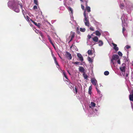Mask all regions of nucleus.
I'll return each mask as SVG.
<instances>
[{
    "instance_id": "39",
    "label": "nucleus",
    "mask_w": 133,
    "mask_h": 133,
    "mask_svg": "<svg viewBox=\"0 0 133 133\" xmlns=\"http://www.w3.org/2000/svg\"><path fill=\"white\" fill-rule=\"evenodd\" d=\"M33 9L34 10L37 9V7L36 5H35L34 6Z\"/></svg>"
},
{
    "instance_id": "27",
    "label": "nucleus",
    "mask_w": 133,
    "mask_h": 133,
    "mask_svg": "<svg viewBox=\"0 0 133 133\" xmlns=\"http://www.w3.org/2000/svg\"><path fill=\"white\" fill-rule=\"evenodd\" d=\"M80 31L82 32H84L85 31V29L84 28H81L80 29Z\"/></svg>"
},
{
    "instance_id": "33",
    "label": "nucleus",
    "mask_w": 133,
    "mask_h": 133,
    "mask_svg": "<svg viewBox=\"0 0 133 133\" xmlns=\"http://www.w3.org/2000/svg\"><path fill=\"white\" fill-rule=\"evenodd\" d=\"M88 61L91 62H92V60L91 59V58L90 57H88Z\"/></svg>"
},
{
    "instance_id": "30",
    "label": "nucleus",
    "mask_w": 133,
    "mask_h": 133,
    "mask_svg": "<svg viewBox=\"0 0 133 133\" xmlns=\"http://www.w3.org/2000/svg\"><path fill=\"white\" fill-rule=\"evenodd\" d=\"M88 53L89 55H91L92 54V51L91 50H89L88 51Z\"/></svg>"
},
{
    "instance_id": "10",
    "label": "nucleus",
    "mask_w": 133,
    "mask_h": 133,
    "mask_svg": "<svg viewBox=\"0 0 133 133\" xmlns=\"http://www.w3.org/2000/svg\"><path fill=\"white\" fill-rule=\"evenodd\" d=\"M91 82L92 84L95 85H97V81L95 78H92L91 79Z\"/></svg>"
},
{
    "instance_id": "12",
    "label": "nucleus",
    "mask_w": 133,
    "mask_h": 133,
    "mask_svg": "<svg viewBox=\"0 0 133 133\" xmlns=\"http://www.w3.org/2000/svg\"><path fill=\"white\" fill-rule=\"evenodd\" d=\"M79 71H80L81 72H83V73H85V70L83 67H80L79 68Z\"/></svg>"
},
{
    "instance_id": "44",
    "label": "nucleus",
    "mask_w": 133,
    "mask_h": 133,
    "mask_svg": "<svg viewBox=\"0 0 133 133\" xmlns=\"http://www.w3.org/2000/svg\"><path fill=\"white\" fill-rule=\"evenodd\" d=\"M88 37L89 39H90L91 38V35H88Z\"/></svg>"
},
{
    "instance_id": "55",
    "label": "nucleus",
    "mask_w": 133,
    "mask_h": 133,
    "mask_svg": "<svg viewBox=\"0 0 133 133\" xmlns=\"http://www.w3.org/2000/svg\"><path fill=\"white\" fill-rule=\"evenodd\" d=\"M60 58H61H61H61V57L60 56Z\"/></svg>"
},
{
    "instance_id": "2",
    "label": "nucleus",
    "mask_w": 133,
    "mask_h": 133,
    "mask_svg": "<svg viewBox=\"0 0 133 133\" xmlns=\"http://www.w3.org/2000/svg\"><path fill=\"white\" fill-rule=\"evenodd\" d=\"M119 7L121 9H123L125 8L127 10H130L133 8V5L129 1L124 0V3L120 4Z\"/></svg>"
},
{
    "instance_id": "37",
    "label": "nucleus",
    "mask_w": 133,
    "mask_h": 133,
    "mask_svg": "<svg viewBox=\"0 0 133 133\" xmlns=\"http://www.w3.org/2000/svg\"><path fill=\"white\" fill-rule=\"evenodd\" d=\"M88 0H84V1H85V6H87L88 5L87 3L88 2Z\"/></svg>"
},
{
    "instance_id": "4",
    "label": "nucleus",
    "mask_w": 133,
    "mask_h": 133,
    "mask_svg": "<svg viewBox=\"0 0 133 133\" xmlns=\"http://www.w3.org/2000/svg\"><path fill=\"white\" fill-rule=\"evenodd\" d=\"M84 22L85 23V25L86 26H89V22L88 19V17H87L86 16L85 11L84 12Z\"/></svg>"
},
{
    "instance_id": "51",
    "label": "nucleus",
    "mask_w": 133,
    "mask_h": 133,
    "mask_svg": "<svg viewBox=\"0 0 133 133\" xmlns=\"http://www.w3.org/2000/svg\"><path fill=\"white\" fill-rule=\"evenodd\" d=\"M119 49L117 47V51Z\"/></svg>"
},
{
    "instance_id": "36",
    "label": "nucleus",
    "mask_w": 133,
    "mask_h": 133,
    "mask_svg": "<svg viewBox=\"0 0 133 133\" xmlns=\"http://www.w3.org/2000/svg\"><path fill=\"white\" fill-rule=\"evenodd\" d=\"M92 31H94L95 30L94 28H93V27H90V28H89Z\"/></svg>"
},
{
    "instance_id": "28",
    "label": "nucleus",
    "mask_w": 133,
    "mask_h": 133,
    "mask_svg": "<svg viewBox=\"0 0 133 133\" xmlns=\"http://www.w3.org/2000/svg\"><path fill=\"white\" fill-rule=\"evenodd\" d=\"M118 54L119 55V56H120L121 57H122L123 55L122 54L120 51H119L118 52Z\"/></svg>"
},
{
    "instance_id": "5",
    "label": "nucleus",
    "mask_w": 133,
    "mask_h": 133,
    "mask_svg": "<svg viewBox=\"0 0 133 133\" xmlns=\"http://www.w3.org/2000/svg\"><path fill=\"white\" fill-rule=\"evenodd\" d=\"M111 63L115 66V63H116V55H113L111 60Z\"/></svg>"
},
{
    "instance_id": "53",
    "label": "nucleus",
    "mask_w": 133,
    "mask_h": 133,
    "mask_svg": "<svg viewBox=\"0 0 133 133\" xmlns=\"http://www.w3.org/2000/svg\"><path fill=\"white\" fill-rule=\"evenodd\" d=\"M81 1V2H83V0H80Z\"/></svg>"
},
{
    "instance_id": "31",
    "label": "nucleus",
    "mask_w": 133,
    "mask_h": 133,
    "mask_svg": "<svg viewBox=\"0 0 133 133\" xmlns=\"http://www.w3.org/2000/svg\"><path fill=\"white\" fill-rule=\"evenodd\" d=\"M68 9L69 10L71 11V13H72L73 12V10H72V9L70 7H68Z\"/></svg>"
},
{
    "instance_id": "1",
    "label": "nucleus",
    "mask_w": 133,
    "mask_h": 133,
    "mask_svg": "<svg viewBox=\"0 0 133 133\" xmlns=\"http://www.w3.org/2000/svg\"><path fill=\"white\" fill-rule=\"evenodd\" d=\"M9 5L12 6L13 10L17 12H18L19 11V5L20 6L21 8L22 9V4H19L18 2H16L14 0H11L8 3Z\"/></svg>"
},
{
    "instance_id": "50",
    "label": "nucleus",
    "mask_w": 133,
    "mask_h": 133,
    "mask_svg": "<svg viewBox=\"0 0 133 133\" xmlns=\"http://www.w3.org/2000/svg\"><path fill=\"white\" fill-rule=\"evenodd\" d=\"M117 59H118V58H119V56L118 55H117Z\"/></svg>"
},
{
    "instance_id": "20",
    "label": "nucleus",
    "mask_w": 133,
    "mask_h": 133,
    "mask_svg": "<svg viewBox=\"0 0 133 133\" xmlns=\"http://www.w3.org/2000/svg\"><path fill=\"white\" fill-rule=\"evenodd\" d=\"M86 10L88 12H89L90 11V8L89 6H88V5L86 6Z\"/></svg>"
},
{
    "instance_id": "34",
    "label": "nucleus",
    "mask_w": 133,
    "mask_h": 133,
    "mask_svg": "<svg viewBox=\"0 0 133 133\" xmlns=\"http://www.w3.org/2000/svg\"><path fill=\"white\" fill-rule=\"evenodd\" d=\"M47 37H48V39L49 40L50 42L51 41H52L51 40V38L50 37V36L49 35H47Z\"/></svg>"
},
{
    "instance_id": "49",
    "label": "nucleus",
    "mask_w": 133,
    "mask_h": 133,
    "mask_svg": "<svg viewBox=\"0 0 133 133\" xmlns=\"http://www.w3.org/2000/svg\"><path fill=\"white\" fill-rule=\"evenodd\" d=\"M38 31H35V32L36 33H37V34H38Z\"/></svg>"
},
{
    "instance_id": "23",
    "label": "nucleus",
    "mask_w": 133,
    "mask_h": 133,
    "mask_svg": "<svg viewBox=\"0 0 133 133\" xmlns=\"http://www.w3.org/2000/svg\"><path fill=\"white\" fill-rule=\"evenodd\" d=\"M91 107H94L95 106L96 104L93 102H91Z\"/></svg>"
},
{
    "instance_id": "18",
    "label": "nucleus",
    "mask_w": 133,
    "mask_h": 133,
    "mask_svg": "<svg viewBox=\"0 0 133 133\" xmlns=\"http://www.w3.org/2000/svg\"><path fill=\"white\" fill-rule=\"evenodd\" d=\"M62 73L63 74L64 76L65 77V78L68 80V78L66 75V73L65 71L64 70H63L62 71Z\"/></svg>"
},
{
    "instance_id": "52",
    "label": "nucleus",
    "mask_w": 133,
    "mask_h": 133,
    "mask_svg": "<svg viewBox=\"0 0 133 133\" xmlns=\"http://www.w3.org/2000/svg\"><path fill=\"white\" fill-rule=\"evenodd\" d=\"M126 76L127 77H128V74H126Z\"/></svg>"
},
{
    "instance_id": "17",
    "label": "nucleus",
    "mask_w": 133,
    "mask_h": 133,
    "mask_svg": "<svg viewBox=\"0 0 133 133\" xmlns=\"http://www.w3.org/2000/svg\"><path fill=\"white\" fill-rule=\"evenodd\" d=\"M54 59L56 65H57L58 67L59 66V65L58 64V63L57 62V60L56 59L55 57H54Z\"/></svg>"
},
{
    "instance_id": "19",
    "label": "nucleus",
    "mask_w": 133,
    "mask_h": 133,
    "mask_svg": "<svg viewBox=\"0 0 133 133\" xmlns=\"http://www.w3.org/2000/svg\"><path fill=\"white\" fill-rule=\"evenodd\" d=\"M92 89V87L91 86H90L89 87V91H88V93L89 94H91V89Z\"/></svg>"
},
{
    "instance_id": "40",
    "label": "nucleus",
    "mask_w": 133,
    "mask_h": 133,
    "mask_svg": "<svg viewBox=\"0 0 133 133\" xmlns=\"http://www.w3.org/2000/svg\"><path fill=\"white\" fill-rule=\"evenodd\" d=\"M79 62H75L74 63V64H77L78 65L79 64Z\"/></svg>"
},
{
    "instance_id": "43",
    "label": "nucleus",
    "mask_w": 133,
    "mask_h": 133,
    "mask_svg": "<svg viewBox=\"0 0 133 133\" xmlns=\"http://www.w3.org/2000/svg\"><path fill=\"white\" fill-rule=\"evenodd\" d=\"M117 62L118 64H121V62H120V60L119 59L117 61Z\"/></svg>"
},
{
    "instance_id": "26",
    "label": "nucleus",
    "mask_w": 133,
    "mask_h": 133,
    "mask_svg": "<svg viewBox=\"0 0 133 133\" xmlns=\"http://www.w3.org/2000/svg\"><path fill=\"white\" fill-rule=\"evenodd\" d=\"M131 46H130L128 45H127L125 47L124 49L125 50H126V49H128L130 48Z\"/></svg>"
},
{
    "instance_id": "47",
    "label": "nucleus",
    "mask_w": 133,
    "mask_h": 133,
    "mask_svg": "<svg viewBox=\"0 0 133 133\" xmlns=\"http://www.w3.org/2000/svg\"><path fill=\"white\" fill-rule=\"evenodd\" d=\"M73 46V44H72V45L70 47V49H71L72 47Z\"/></svg>"
},
{
    "instance_id": "29",
    "label": "nucleus",
    "mask_w": 133,
    "mask_h": 133,
    "mask_svg": "<svg viewBox=\"0 0 133 133\" xmlns=\"http://www.w3.org/2000/svg\"><path fill=\"white\" fill-rule=\"evenodd\" d=\"M104 75H108L109 74V72L108 71H106L104 72Z\"/></svg>"
},
{
    "instance_id": "7",
    "label": "nucleus",
    "mask_w": 133,
    "mask_h": 133,
    "mask_svg": "<svg viewBox=\"0 0 133 133\" xmlns=\"http://www.w3.org/2000/svg\"><path fill=\"white\" fill-rule=\"evenodd\" d=\"M67 82L66 83L67 85H68L69 87L71 89H73L74 88V85H72L71 84H72L71 82L70 81H69L66 80V81Z\"/></svg>"
},
{
    "instance_id": "32",
    "label": "nucleus",
    "mask_w": 133,
    "mask_h": 133,
    "mask_svg": "<svg viewBox=\"0 0 133 133\" xmlns=\"http://www.w3.org/2000/svg\"><path fill=\"white\" fill-rule=\"evenodd\" d=\"M35 4L37 5H38L37 0H34Z\"/></svg>"
},
{
    "instance_id": "16",
    "label": "nucleus",
    "mask_w": 133,
    "mask_h": 133,
    "mask_svg": "<svg viewBox=\"0 0 133 133\" xmlns=\"http://www.w3.org/2000/svg\"><path fill=\"white\" fill-rule=\"evenodd\" d=\"M98 45L99 46H102L103 44V41L101 40H99L98 41Z\"/></svg>"
},
{
    "instance_id": "15",
    "label": "nucleus",
    "mask_w": 133,
    "mask_h": 133,
    "mask_svg": "<svg viewBox=\"0 0 133 133\" xmlns=\"http://www.w3.org/2000/svg\"><path fill=\"white\" fill-rule=\"evenodd\" d=\"M32 22L35 25L38 27L39 28L41 24L40 23L37 24L34 21H32Z\"/></svg>"
},
{
    "instance_id": "13",
    "label": "nucleus",
    "mask_w": 133,
    "mask_h": 133,
    "mask_svg": "<svg viewBox=\"0 0 133 133\" xmlns=\"http://www.w3.org/2000/svg\"><path fill=\"white\" fill-rule=\"evenodd\" d=\"M95 33L96 35L97 36H100L101 35V33L99 32V31L98 30L96 31L95 32Z\"/></svg>"
},
{
    "instance_id": "41",
    "label": "nucleus",
    "mask_w": 133,
    "mask_h": 133,
    "mask_svg": "<svg viewBox=\"0 0 133 133\" xmlns=\"http://www.w3.org/2000/svg\"><path fill=\"white\" fill-rule=\"evenodd\" d=\"M50 42L51 44L54 47V48H55V47L54 46V44H53V43H52V41H51V42Z\"/></svg>"
},
{
    "instance_id": "45",
    "label": "nucleus",
    "mask_w": 133,
    "mask_h": 133,
    "mask_svg": "<svg viewBox=\"0 0 133 133\" xmlns=\"http://www.w3.org/2000/svg\"><path fill=\"white\" fill-rule=\"evenodd\" d=\"M26 17L27 18V19L28 20H29V16H26Z\"/></svg>"
},
{
    "instance_id": "8",
    "label": "nucleus",
    "mask_w": 133,
    "mask_h": 133,
    "mask_svg": "<svg viewBox=\"0 0 133 133\" xmlns=\"http://www.w3.org/2000/svg\"><path fill=\"white\" fill-rule=\"evenodd\" d=\"M75 33L73 32H71L70 35L69 37V38H70V39L69 42V43L70 42H71L73 38H74L75 35Z\"/></svg>"
},
{
    "instance_id": "25",
    "label": "nucleus",
    "mask_w": 133,
    "mask_h": 133,
    "mask_svg": "<svg viewBox=\"0 0 133 133\" xmlns=\"http://www.w3.org/2000/svg\"><path fill=\"white\" fill-rule=\"evenodd\" d=\"M112 44L114 46V49L116 51V44L113 43H112Z\"/></svg>"
},
{
    "instance_id": "21",
    "label": "nucleus",
    "mask_w": 133,
    "mask_h": 133,
    "mask_svg": "<svg viewBox=\"0 0 133 133\" xmlns=\"http://www.w3.org/2000/svg\"><path fill=\"white\" fill-rule=\"evenodd\" d=\"M83 75L85 79H87L88 78V76L85 73H83Z\"/></svg>"
},
{
    "instance_id": "46",
    "label": "nucleus",
    "mask_w": 133,
    "mask_h": 133,
    "mask_svg": "<svg viewBox=\"0 0 133 133\" xmlns=\"http://www.w3.org/2000/svg\"><path fill=\"white\" fill-rule=\"evenodd\" d=\"M77 33L78 34H79L80 33V32H79V31H77Z\"/></svg>"
},
{
    "instance_id": "9",
    "label": "nucleus",
    "mask_w": 133,
    "mask_h": 133,
    "mask_svg": "<svg viewBox=\"0 0 133 133\" xmlns=\"http://www.w3.org/2000/svg\"><path fill=\"white\" fill-rule=\"evenodd\" d=\"M125 64L124 63H123L122 64V66L120 67V70L122 72H124L125 71Z\"/></svg>"
},
{
    "instance_id": "3",
    "label": "nucleus",
    "mask_w": 133,
    "mask_h": 133,
    "mask_svg": "<svg viewBox=\"0 0 133 133\" xmlns=\"http://www.w3.org/2000/svg\"><path fill=\"white\" fill-rule=\"evenodd\" d=\"M121 19L122 20V23L123 30L122 32L123 35L125 37H127V35H124V32L125 30V28L127 26V16L126 15H123L121 18Z\"/></svg>"
},
{
    "instance_id": "48",
    "label": "nucleus",
    "mask_w": 133,
    "mask_h": 133,
    "mask_svg": "<svg viewBox=\"0 0 133 133\" xmlns=\"http://www.w3.org/2000/svg\"><path fill=\"white\" fill-rule=\"evenodd\" d=\"M68 72V73L70 75H71V74H70V73L69 72V71L68 70L67 71Z\"/></svg>"
},
{
    "instance_id": "42",
    "label": "nucleus",
    "mask_w": 133,
    "mask_h": 133,
    "mask_svg": "<svg viewBox=\"0 0 133 133\" xmlns=\"http://www.w3.org/2000/svg\"><path fill=\"white\" fill-rule=\"evenodd\" d=\"M81 8L83 10H84V6L82 5H81Z\"/></svg>"
},
{
    "instance_id": "14",
    "label": "nucleus",
    "mask_w": 133,
    "mask_h": 133,
    "mask_svg": "<svg viewBox=\"0 0 133 133\" xmlns=\"http://www.w3.org/2000/svg\"><path fill=\"white\" fill-rule=\"evenodd\" d=\"M92 40L94 41L97 42L98 41V39L97 36H95L93 38Z\"/></svg>"
},
{
    "instance_id": "38",
    "label": "nucleus",
    "mask_w": 133,
    "mask_h": 133,
    "mask_svg": "<svg viewBox=\"0 0 133 133\" xmlns=\"http://www.w3.org/2000/svg\"><path fill=\"white\" fill-rule=\"evenodd\" d=\"M22 12L23 13V14L24 16L25 17V14H26L24 10L22 9Z\"/></svg>"
},
{
    "instance_id": "56",
    "label": "nucleus",
    "mask_w": 133,
    "mask_h": 133,
    "mask_svg": "<svg viewBox=\"0 0 133 133\" xmlns=\"http://www.w3.org/2000/svg\"><path fill=\"white\" fill-rule=\"evenodd\" d=\"M132 63H133V64H132V65L133 66V61L132 62Z\"/></svg>"
},
{
    "instance_id": "24",
    "label": "nucleus",
    "mask_w": 133,
    "mask_h": 133,
    "mask_svg": "<svg viewBox=\"0 0 133 133\" xmlns=\"http://www.w3.org/2000/svg\"><path fill=\"white\" fill-rule=\"evenodd\" d=\"M75 92H74V93H75L76 94H77V93L78 92L77 89L76 87H75V89H73V91H75Z\"/></svg>"
},
{
    "instance_id": "11",
    "label": "nucleus",
    "mask_w": 133,
    "mask_h": 133,
    "mask_svg": "<svg viewBox=\"0 0 133 133\" xmlns=\"http://www.w3.org/2000/svg\"><path fill=\"white\" fill-rule=\"evenodd\" d=\"M77 56L79 58V60L82 62L83 61V59L82 55L80 53H78L77 54Z\"/></svg>"
},
{
    "instance_id": "35",
    "label": "nucleus",
    "mask_w": 133,
    "mask_h": 133,
    "mask_svg": "<svg viewBox=\"0 0 133 133\" xmlns=\"http://www.w3.org/2000/svg\"><path fill=\"white\" fill-rule=\"evenodd\" d=\"M96 90L97 92L99 94H100V92H101L100 91H99L98 90V89L97 88V87L96 88Z\"/></svg>"
},
{
    "instance_id": "22",
    "label": "nucleus",
    "mask_w": 133,
    "mask_h": 133,
    "mask_svg": "<svg viewBox=\"0 0 133 133\" xmlns=\"http://www.w3.org/2000/svg\"><path fill=\"white\" fill-rule=\"evenodd\" d=\"M38 34L40 35L42 38H43L44 37V36L42 33L41 31H38Z\"/></svg>"
},
{
    "instance_id": "6",
    "label": "nucleus",
    "mask_w": 133,
    "mask_h": 133,
    "mask_svg": "<svg viewBox=\"0 0 133 133\" xmlns=\"http://www.w3.org/2000/svg\"><path fill=\"white\" fill-rule=\"evenodd\" d=\"M66 57L68 59H71L72 56L70 53L66 51L65 54Z\"/></svg>"
},
{
    "instance_id": "54",
    "label": "nucleus",
    "mask_w": 133,
    "mask_h": 133,
    "mask_svg": "<svg viewBox=\"0 0 133 133\" xmlns=\"http://www.w3.org/2000/svg\"><path fill=\"white\" fill-rule=\"evenodd\" d=\"M131 103V106H132V103Z\"/></svg>"
}]
</instances>
